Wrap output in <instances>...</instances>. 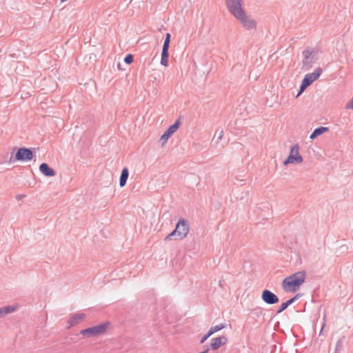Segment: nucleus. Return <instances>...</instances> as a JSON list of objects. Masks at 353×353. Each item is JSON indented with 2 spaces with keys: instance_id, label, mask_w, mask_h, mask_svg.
<instances>
[{
  "instance_id": "nucleus-1",
  "label": "nucleus",
  "mask_w": 353,
  "mask_h": 353,
  "mask_svg": "<svg viewBox=\"0 0 353 353\" xmlns=\"http://www.w3.org/2000/svg\"><path fill=\"white\" fill-rule=\"evenodd\" d=\"M306 272L305 270L298 271L287 277L281 283L282 289L285 292H296L305 283Z\"/></svg>"
},
{
  "instance_id": "nucleus-2",
  "label": "nucleus",
  "mask_w": 353,
  "mask_h": 353,
  "mask_svg": "<svg viewBox=\"0 0 353 353\" xmlns=\"http://www.w3.org/2000/svg\"><path fill=\"white\" fill-rule=\"evenodd\" d=\"M35 148H19L17 150V148H14L11 152V155L8 162L14 163L17 161H28L33 159L35 156L34 150Z\"/></svg>"
},
{
  "instance_id": "nucleus-3",
  "label": "nucleus",
  "mask_w": 353,
  "mask_h": 353,
  "mask_svg": "<svg viewBox=\"0 0 353 353\" xmlns=\"http://www.w3.org/2000/svg\"><path fill=\"white\" fill-rule=\"evenodd\" d=\"M110 325V322L105 321L99 325L81 330L80 334L88 338L98 336L106 333Z\"/></svg>"
},
{
  "instance_id": "nucleus-4",
  "label": "nucleus",
  "mask_w": 353,
  "mask_h": 353,
  "mask_svg": "<svg viewBox=\"0 0 353 353\" xmlns=\"http://www.w3.org/2000/svg\"><path fill=\"white\" fill-rule=\"evenodd\" d=\"M303 56L302 68L305 70H310L318 59L315 50L310 47H307L303 52Z\"/></svg>"
},
{
  "instance_id": "nucleus-5",
  "label": "nucleus",
  "mask_w": 353,
  "mask_h": 353,
  "mask_svg": "<svg viewBox=\"0 0 353 353\" xmlns=\"http://www.w3.org/2000/svg\"><path fill=\"white\" fill-rule=\"evenodd\" d=\"M230 13L234 17H240L245 12L242 7V0H225Z\"/></svg>"
},
{
  "instance_id": "nucleus-6",
  "label": "nucleus",
  "mask_w": 353,
  "mask_h": 353,
  "mask_svg": "<svg viewBox=\"0 0 353 353\" xmlns=\"http://www.w3.org/2000/svg\"><path fill=\"white\" fill-rule=\"evenodd\" d=\"M299 146L296 143L293 145L291 149L288 158L284 161V165H287L290 163H302L303 159L299 154Z\"/></svg>"
},
{
  "instance_id": "nucleus-7",
  "label": "nucleus",
  "mask_w": 353,
  "mask_h": 353,
  "mask_svg": "<svg viewBox=\"0 0 353 353\" xmlns=\"http://www.w3.org/2000/svg\"><path fill=\"white\" fill-rule=\"evenodd\" d=\"M175 228L177 230V236L179 239H183L187 236L190 231V225L188 221L181 218L176 224Z\"/></svg>"
},
{
  "instance_id": "nucleus-8",
  "label": "nucleus",
  "mask_w": 353,
  "mask_h": 353,
  "mask_svg": "<svg viewBox=\"0 0 353 353\" xmlns=\"http://www.w3.org/2000/svg\"><path fill=\"white\" fill-rule=\"evenodd\" d=\"M235 19L248 30H254L256 28V22L255 20L248 17L245 12L244 14H241V16L237 17Z\"/></svg>"
},
{
  "instance_id": "nucleus-9",
  "label": "nucleus",
  "mask_w": 353,
  "mask_h": 353,
  "mask_svg": "<svg viewBox=\"0 0 353 353\" xmlns=\"http://www.w3.org/2000/svg\"><path fill=\"white\" fill-rule=\"evenodd\" d=\"M180 124L179 118L165 131L159 139L162 145H163L168 141V139L179 129Z\"/></svg>"
},
{
  "instance_id": "nucleus-10",
  "label": "nucleus",
  "mask_w": 353,
  "mask_h": 353,
  "mask_svg": "<svg viewBox=\"0 0 353 353\" xmlns=\"http://www.w3.org/2000/svg\"><path fill=\"white\" fill-rule=\"evenodd\" d=\"M261 299L264 303L268 305H274L278 303L279 301V299L277 295L267 289L262 291Z\"/></svg>"
},
{
  "instance_id": "nucleus-11",
  "label": "nucleus",
  "mask_w": 353,
  "mask_h": 353,
  "mask_svg": "<svg viewBox=\"0 0 353 353\" xmlns=\"http://www.w3.org/2000/svg\"><path fill=\"white\" fill-rule=\"evenodd\" d=\"M228 343V338L225 336H221L219 337L213 338L211 339V342L209 346L212 350H218L221 346L225 345Z\"/></svg>"
},
{
  "instance_id": "nucleus-12",
  "label": "nucleus",
  "mask_w": 353,
  "mask_h": 353,
  "mask_svg": "<svg viewBox=\"0 0 353 353\" xmlns=\"http://www.w3.org/2000/svg\"><path fill=\"white\" fill-rule=\"evenodd\" d=\"M323 72V69L318 67L313 72L308 73L305 75L303 80L310 85L313 82L317 80Z\"/></svg>"
},
{
  "instance_id": "nucleus-13",
  "label": "nucleus",
  "mask_w": 353,
  "mask_h": 353,
  "mask_svg": "<svg viewBox=\"0 0 353 353\" xmlns=\"http://www.w3.org/2000/svg\"><path fill=\"white\" fill-rule=\"evenodd\" d=\"M86 318V314L84 313H77L73 314L71 318L68 321V323L69 324L68 328H70L73 326L79 324L81 321L84 320Z\"/></svg>"
},
{
  "instance_id": "nucleus-14",
  "label": "nucleus",
  "mask_w": 353,
  "mask_h": 353,
  "mask_svg": "<svg viewBox=\"0 0 353 353\" xmlns=\"http://www.w3.org/2000/svg\"><path fill=\"white\" fill-rule=\"evenodd\" d=\"M39 171L46 176L52 177L56 175L55 170L50 168L46 163H42L39 165Z\"/></svg>"
},
{
  "instance_id": "nucleus-15",
  "label": "nucleus",
  "mask_w": 353,
  "mask_h": 353,
  "mask_svg": "<svg viewBox=\"0 0 353 353\" xmlns=\"http://www.w3.org/2000/svg\"><path fill=\"white\" fill-rule=\"evenodd\" d=\"M328 131H329V128L327 127H323V126L318 127V128H315L314 130V131L311 133L310 138L312 140L315 139L319 136H320V135L323 134V133L328 132Z\"/></svg>"
},
{
  "instance_id": "nucleus-16",
  "label": "nucleus",
  "mask_w": 353,
  "mask_h": 353,
  "mask_svg": "<svg viewBox=\"0 0 353 353\" xmlns=\"http://www.w3.org/2000/svg\"><path fill=\"white\" fill-rule=\"evenodd\" d=\"M265 209L267 210H270L268 203H260L256 207V209L254 210V212L257 213L258 216L260 218H261L262 219H268V218L265 216V214L259 213L260 211H262L263 210H265Z\"/></svg>"
},
{
  "instance_id": "nucleus-17",
  "label": "nucleus",
  "mask_w": 353,
  "mask_h": 353,
  "mask_svg": "<svg viewBox=\"0 0 353 353\" xmlns=\"http://www.w3.org/2000/svg\"><path fill=\"white\" fill-rule=\"evenodd\" d=\"M129 176V171L128 168H123L121 170V173L119 178V185L123 187L125 185L128 178Z\"/></svg>"
},
{
  "instance_id": "nucleus-18",
  "label": "nucleus",
  "mask_w": 353,
  "mask_h": 353,
  "mask_svg": "<svg viewBox=\"0 0 353 353\" xmlns=\"http://www.w3.org/2000/svg\"><path fill=\"white\" fill-rule=\"evenodd\" d=\"M16 307L12 305H7L0 308V317L10 314L15 310Z\"/></svg>"
},
{
  "instance_id": "nucleus-19",
  "label": "nucleus",
  "mask_w": 353,
  "mask_h": 353,
  "mask_svg": "<svg viewBox=\"0 0 353 353\" xmlns=\"http://www.w3.org/2000/svg\"><path fill=\"white\" fill-rule=\"evenodd\" d=\"M251 314L254 318H257V319L265 315L263 313V308H262L261 307H259V306H257V307H254V309H252L251 311Z\"/></svg>"
},
{
  "instance_id": "nucleus-20",
  "label": "nucleus",
  "mask_w": 353,
  "mask_h": 353,
  "mask_svg": "<svg viewBox=\"0 0 353 353\" xmlns=\"http://www.w3.org/2000/svg\"><path fill=\"white\" fill-rule=\"evenodd\" d=\"M171 39V34L170 33H166L165 38L163 42L162 51H168L169 52L170 43Z\"/></svg>"
},
{
  "instance_id": "nucleus-21",
  "label": "nucleus",
  "mask_w": 353,
  "mask_h": 353,
  "mask_svg": "<svg viewBox=\"0 0 353 353\" xmlns=\"http://www.w3.org/2000/svg\"><path fill=\"white\" fill-rule=\"evenodd\" d=\"M168 57H169V52L168 51H161V64L163 66L168 65Z\"/></svg>"
},
{
  "instance_id": "nucleus-22",
  "label": "nucleus",
  "mask_w": 353,
  "mask_h": 353,
  "mask_svg": "<svg viewBox=\"0 0 353 353\" xmlns=\"http://www.w3.org/2000/svg\"><path fill=\"white\" fill-rule=\"evenodd\" d=\"M290 305H292V303H291V301L289 299L288 301H286L285 302L282 303L281 305L278 308V310H276V315H277V314L281 313L282 312H283Z\"/></svg>"
},
{
  "instance_id": "nucleus-23",
  "label": "nucleus",
  "mask_w": 353,
  "mask_h": 353,
  "mask_svg": "<svg viewBox=\"0 0 353 353\" xmlns=\"http://www.w3.org/2000/svg\"><path fill=\"white\" fill-rule=\"evenodd\" d=\"M225 323H220L219 325L211 327L210 329L209 330V332L210 334H213L214 333L220 331L221 330L225 328Z\"/></svg>"
},
{
  "instance_id": "nucleus-24",
  "label": "nucleus",
  "mask_w": 353,
  "mask_h": 353,
  "mask_svg": "<svg viewBox=\"0 0 353 353\" xmlns=\"http://www.w3.org/2000/svg\"><path fill=\"white\" fill-rule=\"evenodd\" d=\"M309 86L310 85L303 79L301 84L300 85V88H299V90L296 95V97H298L299 95H301L304 92V90Z\"/></svg>"
},
{
  "instance_id": "nucleus-25",
  "label": "nucleus",
  "mask_w": 353,
  "mask_h": 353,
  "mask_svg": "<svg viewBox=\"0 0 353 353\" xmlns=\"http://www.w3.org/2000/svg\"><path fill=\"white\" fill-rule=\"evenodd\" d=\"M344 339V336L340 338L336 344V348H335V353H338L341 352V350L343 349V341Z\"/></svg>"
},
{
  "instance_id": "nucleus-26",
  "label": "nucleus",
  "mask_w": 353,
  "mask_h": 353,
  "mask_svg": "<svg viewBox=\"0 0 353 353\" xmlns=\"http://www.w3.org/2000/svg\"><path fill=\"white\" fill-rule=\"evenodd\" d=\"M134 61V56L132 54H128L124 58V62L127 64H130Z\"/></svg>"
},
{
  "instance_id": "nucleus-27",
  "label": "nucleus",
  "mask_w": 353,
  "mask_h": 353,
  "mask_svg": "<svg viewBox=\"0 0 353 353\" xmlns=\"http://www.w3.org/2000/svg\"><path fill=\"white\" fill-rule=\"evenodd\" d=\"M177 236V230L175 228L172 232H170V234H168L164 239V241H170L172 239L173 236Z\"/></svg>"
},
{
  "instance_id": "nucleus-28",
  "label": "nucleus",
  "mask_w": 353,
  "mask_h": 353,
  "mask_svg": "<svg viewBox=\"0 0 353 353\" xmlns=\"http://www.w3.org/2000/svg\"><path fill=\"white\" fill-rule=\"evenodd\" d=\"M223 136V130H216L214 133V137H217V141L221 140Z\"/></svg>"
},
{
  "instance_id": "nucleus-29",
  "label": "nucleus",
  "mask_w": 353,
  "mask_h": 353,
  "mask_svg": "<svg viewBox=\"0 0 353 353\" xmlns=\"http://www.w3.org/2000/svg\"><path fill=\"white\" fill-rule=\"evenodd\" d=\"M211 335H212V334L210 333V332L208 331L205 334H204L201 341H200V343H203Z\"/></svg>"
},
{
  "instance_id": "nucleus-30",
  "label": "nucleus",
  "mask_w": 353,
  "mask_h": 353,
  "mask_svg": "<svg viewBox=\"0 0 353 353\" xmlns=\"http://www.w3.org/2000/svg\"><path fill=\"white\" fill-rule=\"evenodd\" d=\"M300 294H296L294 297L290 299L289 300L291 301L292 304L295 302L299 297H301Z\"/></svg>"
},
{
  "instance_id": "nucleus-31",
  "label": "nucleus",
  "mask_w": 353,
  "mask_h": 353,
  "mask_svg": "<svg viewBox=\"0 0 353 353\" xmlns=\"http://www.w3.org/2000/svg\"><path fill=\"white\" fill-rule=\"evenodd\" d=\"M300 294H296L294 297L290 299L289 300L291 301L292 304L295 302L299 297H301Z\"/></svg>"
},
{
  "instance_id": "nucleus-32",
  "label": "nucleus",
  "mask_w": 353,
  "mask_h": 353,
  "mask_svg": "<svg viewBox=\"0 0 353 353\" xmlns=\"http://www.w3.org/2000/svg\"><path fill=\"white\" fill-rule=\"evenodd\" d=\"M346 108H351L353 110V97L352 98L349 103H347Z\"/></svg>"
},
{
  "instance_id": "nucleus-33",
  "label": "nucleus",
  "mask_w": 353,
  "mask_h": 353,
  "mask_svg": "<svg viewBox=\"0 0 353 353\" xmlns=\"http://www.w3.org/2000/svg\"><path fill=\"white\" fill-rule=\"evenodd\" d=\"M325 319L324 318V322H323V325H322V327H321V331H320L319 335H321V334H322L323 330V329H324V327H325Z\"/></svg>"
},
{
  "instance_id": "nucleus-34",
  "label": "nucleus",
  "mask_w": 353,
  "mask_h": 353,
  "mask_svg": "<svg viewBox=\"0 0 353 353\" xmlns=\"http://www.w3.org/2000/svg\"><path fill=\"white\" fill-rule=\"evenodd\" d=\"M24 196V195H22V194H18L16 196V199L17 200H20Z\"/></svg>"
},
{
  "instance_id": "nucleus-35",
  "label": "nucleus",
  "mask_w": 353,
  "mask_h": 353,
  "mask_svg": "<svg viewBox=\"0 0 353 353\" xmlns=\"http://www.w3.org/2000/svg\"><path fill=\"white\" fill-rule=\"evenodd\" d=\"M121 63H119L117 64V68H118V69H119V70H122V68H121Z\"/></svg>"
}]
</instances>
